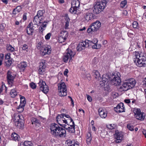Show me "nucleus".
<instances>
[{
	"label": "nucleus",
	"mask_w": 146,
	"mask_h": 146,
	"mask_svg": "<svg viewBox=\"0 0 146 146\" xmlns=\"http://www.w3.org/2000/svg\"><path fill=\"white\" fill-rule=\"evenodd\" d=\"M46 23H47V22L45 21H44L43 23L42 22L40 26L43 28L45 27H46Z\"/></svg>",
	"instance_id": "864d4df0"
},
{
	"label": "nucleus",
	"mask_w": 146,
	"mask_h": 146,
	"mask_svg": "<svg viewBox=\"0 0 146 146\" xmlns=\"http://www.w3.org/2000/svg\"><path fill=\"white\" fill-rule=\"evenodd\" d=\"M10 94L12 98H15L17 95V92L15 89H12L10 92Z\"/></svg>",
	"instance_id": "7c9ffc66"
},
{
	"label": "nucleus",
	"mask_w": 146,
	"mask_h": 146,
	"mask_svg": "<svg viewBox=\"0 0 146 146\" xmlns=\"http://www.w3.org/2000/svg\"><path fill=\"white\" fill-rule=\"evenodd\" d=\"M142 133L145 135V138H146V130L145 129H143L142 131Z\"/></svg>",
	"instance_id": "774afa93"
},
{
	"label": "nucleus",
	"mask_w": 146,
	"mask_h": 146,
	"mask_svg": "<svg viewBox=\"0 0 146 146\" xmlns=\"http://www.w3.org/2000/svg\"><path fill=\"white\" fill-rule=\"evenodd\" d=\"M24 144L25 146H32L33 145V143L31 141H25L24 142Z\"/></svg>",
	"instance_id": "a19ab883"
},
{
	"label": "nucleus",
	"mask_w": 146,
	"mask_h": 146,
	"mask_svg": "<svg viewBox=\"0 0 146 146\" xmlns=\"http://www.w3.org/2000/svg\"><path fill=\"white\" fill-rule=\"evenodd\" d=\"M40 89L45 94H46L48 91V87L44 81L40 80L38 83Z\"/></svg>",
	"instance_id": "9b49d317"
},
{
	"label": "nucleus",
	"mask_w": 146,
	"mask_h": 146,
	"mask_svg": "<svg viewBox=\"0 0 146 146\" xmlns=\"http://www.w3.org/2000/svg\"><path fill=\"white\" fill-rule=\"evenodd\" d=\"M27 66V62L24 61L21 62L19 65V68L23 70H24Z\"/></svg>",
	"instance_id": "bb28decb"
},
{
	"label": "nucleus",
	"mask_w": 146,
	"mask_h": 146,
	"mask_svg": "<svg viewBox=\"0 0 146 146\" xmlns=\"http://www.w3.org/2000/svg\"><path fill=\"white\" fill-rule=\"evenodd\" d=\"M30 87L33 89H35L36 88V85L33 82L30 83Z\"/></svg>",
	"instance_id": "37998d69"
},
{
	"label": "nucleus",
	"mask_w": 146,
	"mask_h": 146,
	"mask_svg": "<svg viewBox=\"0 0 146 146\" xmlns=\"http://www.w3.org/2000/svg\"><path fill=\"white\" fill-rule=\"evenodd\" d=\"M43 27H40L39 28V30H40V33H42L43 32V31L44 30V29Z\"/></svg>",
	"instance_id": "69168bd1"
},
{
	"label": "nucleus",
	"mask_w": 146,
	"mask_h": 146,
	"mask_svg": "<svg viewBox=\"0 0 146 146\" xmlns=\"http://www.w3.org/2000/svg\"><path fill=\"white\" fill-rule=\"evenodd\" d=\"M87 98L88 100L90 102H91L92 101V98L90 96L88 95V96H87Z\"/></svg>",
	"instance_id": "680f3d73"
},
{
	"label": "nucleus",
	"mask_w": 146,
	"mask_h": 146,
	"mask_svg": "<svg viewBox=\"0 0 146 146\" xmlns=\"http://www.w3.org/2000/svg\"><path fill=\"white\" fill-rule=\"evenodd\" d=\"M65 19L66 21H69L70 19L67 14H65Z\"/></svg>",
	"instance_id": "5fc2aeb1"
},
{
	"label": "nucleus",
	"mask_w": 146,
	"mask_h": 146,
	"mask_svg": "<svg viewBox=\"0 0 146 146\" xmlns=\"http://www.w3.org/2000/svg\"><path fill=\"white\" fill-rule=\"evenodd\" d=\"M127 128L131 131H133L134 129L133 126L130 124H128L127 125Z\"/></svg>",
	"instance_id": "c03bdc74"
},
{
	"label": "nucleus",
	"mask_w": 146,
	"mask_h": 146,
	"mask_svg": "<svg viewBox=\"0 0 146 146\" xmlns=\"http://www.w3.org/2000/svg\"><path fill=\"white\" fill-rule=\"evenodd\" d=\"M136 118L138 120L143 121L145 118V113L141 111L140 109L135 108L133 111Z\"/></svg>",
	"instance_id": "9d476101"
},
{
	"label": "nucleus",
	"mask_w": 146,
	"mask_h": 146,
	"mask_svg": "<svg viewBox=\"0 0 146 146\" xmlns=\"http://www.w3.org/2000/svg\"><path fill=\"white\" fill-rule=\"evenodd\" d=\"M75 54V52L72 51L71 50H69L66 53V54L65 55L63 58L64 61L65 62H67L69 59L70 61L72 58L74 57Z\"/></svg>",
	"instance_id": "f8f14e48"
},
{
	"label": "nucleus",
	"mask_w": 146,
	"mask_h": 146,
	"mask_svg": "<svg viewBox=\"0 0 146 146\" xmlns=\"http://www.w3.org/2000/svg\"><path fill=\"white\" fill-rule=\"evenodd\" d=\"M93 75L96 79H99L100 78V74L99 72L96 70H94L92 72Z\"/></svg>",
	"instance_id": "c85d7f7f"
},
{
	"label": "nucleus",
	"mask_w": 146,
	"mask_h": 146,
	"mask_svg": "<svg viewBox=\"0 0 146 146\" xmlns=\"http://www.w3.org/2000/svg\"><path fill=\"white\" fill-rule=\"evenodd\" d=\"M85 41H82L80 42L77 47V50L78 51H80L83 50H84L85 48H87Z\"/></svg>",
	"instance_id": "4be33fe9"
},
{
	"label": "nucleus",
	"mask_w": 146,
	"mask_h": 146,
	"mask_svg": "<svg viewBox=\"0 0 146 146\" xmlns=\"http://www.w3.org/2000/svg\"><path fill=\"white\" fill-rule=\"evenodd\" d=\"M127 3V1L126 0H124L121 2L120 4V6L122 8L124 7L126 5Z\"/></svg>",
	"instance_id": "79ce46f5"
},
{
	"label": "nucleus",
	"mask_w": 146,
	"mask_h": 146,
	"mask_svg": "<svg viewBox=\"0 0 146 146\" xmlns=\"http://www.w3.org/2000/svg\"><path fill=\"white\" fill-rule=\"evenodd\" d=\"M20 104H22L23 107H25L26 104V101H25V98L23 96L20 97Z\"/></svg>",
	"instance_id": "c9c22d12"
},
{
	"label": "nucleus",
	"mask_w": 146,
	"mask_h": 146,
	"mask_svg": "<svg viewBox=\"0 0 146 146\" xmlns=\"http://www.w3.org/2000/svg\"><path fill=\"white\" fill-rule=\"evenodd\" d=\"M40 52L42 55H45L47 54H50L51 52V47L50 46L45 45L40 49Z\"/></svg>",
	"instance_id": "2eb2a0df"
},
{
	"label": "nucleus",
	"mask_w": 146,
	"mask_h": 146,
	"mask_svg": "<svg viewBox=\"0 0 146 146\" xmlns=\"http://www.w3.org/2000/svg\"><path fill=\"white\" fill-rule=\"evenodd\" d=\"M5 27V24H1L0 25V29L3 30Z\"/></svg>",
	"instance_id": "603ef678"
},
{
	"label": "nucleus",
	"mask_w": 146,
	"mask_h": 146,
	"mask_svg": "<svg viewBox=\"0 0 146 146\" xmlns=\"http://www.w3.org/2000/svg\"><path fill=\"white\" fill-rule=\"evenodd\" d=\"M19 13L17 11L16 9L15 8L13 9L12 13H13V14L15 15V14H17V13Z\"/></svg>",
	"instance_id": "e2e57ef3"
},
{
	"label": "nucleus",
	"mask_w": 146,
	"mask_h": 146,
	"mask_svg": "<svg viewBox=\"0 0 146 146\" xmlns=\"http://www.w3.org/2000/svg\"><path fill=\"white\" fill-rule=\"evenodd\" d=\"M6 49L9 52H12L15 50V48L10 44H7L6 46Z\"/></svg>",
	"instance_id": "473e14b6"
},
{
	"label": "nucleus",
	"mask_w": 146,
	"mask_h": 146,
	"mask_svg": "<svg viewBox=\"0 0 146 146\" xmlns=\"http://www.w3.org/2000/svg\"><path fill=\"white\" fill-rule=\"evenodd\" d=\"M107 2L106 0H101L98 2L93 8L94 13L97 14L101 12L105 8Z\"/></svg>",
	"instance_id": "39448f33"
},
{
	"label": "nucleus",
	"mask_w": 146,
	"mask_h": 146,
	"mask_svg": "<svg viewBox=\"0 0 146 146\" xmlns=\"http://www.w3.org/2000/svg\"><path fill=\"white\" fill-rule=\"evenodd\" d=\"M68 120H66L65 118L63 117V116L62 114L59 115L56 117V120L60 126H63L62 123H65L67 125H68Z\"/></svg>",
	"instance_id": "4468645a"
},
{
	"label": "nucleus",
	"mask_w": 146,
	"mask_h": 146,
	"mask_svg": "<svg viewBox=\"0 0 146 146\" xmlns=\"http://www.w3.org/2000/svg\"><path fill=\"white\" fill-rule=\"evenodd\" d=\"M63 117L65 116L68 119H69V120H70V123L71 124V122H72V124L71 125H69L68 126H67L66 125H64V127L65 129H66L70 133H74L75 132V124L74 121L73 119L70 117L68 115H66L65 114H62Z\"/></svg>",
	"instance_id": "423d86ee"
},
{
	"label": "nucleus",
	"mask_w": 146,
	"mask_h": 146,
	"mask_svg": "<svg viewBox=\"0 0 146 146\" xmlns=\"http://www.w3.org/2000/svg\"><path fill=\"white\" fill-rule=\"evenodd\" d=\"M33 25L32 22L30 23L27 28L26 31L28 35H33L35 29L34 28V26L31 27V26Z\"/></svg>",
	"instance_id": "6ab92c4d"
},
{
	"label": "nucleus",
	"mask_w": 146,
	"mask_h": 146,
	"mask_svg": "<svg viewBox=\"0 0 146 146\" xmlns=\"http://www.w3.org/2000/svg\"><path fill=\"white\" fill-rule=\"evenodd\" d=\"M136 82L134 79L130 78L125 80L122 86L120 87V88L123 91H126L133 88L135 86Z\"/></svg>",
	"instance_id": "20e7f679"
},
{
	"label": "nucleus",
	"mask_w": 146,
	"mask_h": 146,
	"mask_svg": "<svg viewBox=\"0 0 146 146\" xmlns=\"http://www.w3.org/2000/svg\"><path fill=\"white\" fill-rule=\"evenodd\" d=\"M124 102L126 103L129 104L130 102V101L129 99H125L124 100Z\"/></svg>",
	"instance_id": "338daca9"
},
{
	"label": "nucleus",
	"mask_w": 146,
	"mask_h": 146,
	"mask_svg": "<svg viewBox=\"0 0 146 146\" xmlns=\"http://www.w3.org/2000/svg\"><path fill=\"white\" fill-rule=\"evenodd\" d=\"M19 135L15 133H13L11 135V137L15 141L18 140Z\"/></svg>",
	"instance_id": "f704fd0d"
},
{
	"label": "nucleus",
	"mask_w": 146,
	"mask_h": 146,
	"mask_svg": "<svg viewBox=\"0 0 146 146\" xmlns=\"http://www.w3.org/2000/svg\"><path fill=\"white\" fill-rule=\"evenodd\" d=\"M93 29H92V27L91 25L90 26L88 29L87 30V31L88 33H90L91 31H95L93 30Z\"/></svg>",
	"instance_id": "de8ad7c7"
},
{
	"label": "nucleus",
	"mask_w": 146,
	"mask_h": 146,
	"mask_svg": "<svg viewBox=\"0 0 146 146\" xmlns=\"http://www.w3.org/2000/svg\"><path fill=\"white\" fill-rule=\"evenodd\" d=\"M12 73L10 70H8L7 74V79L9 86L10 87L12 86V84L13 82V80L15 78V76L13 75L12 74Z\"/></svg>",
	"instance_id": "ddd939ff"
},
{
	"label": "nucleus",
	"mask_w": 146,
	"mask_h": 146,
	"mask_svg": "<svg viewBox=\"0 0 146 146\" xmlns=\"http://www.w3.org/2000/svg\"><path fill=\"white\" fill-rule=\"evenodd\" d=\"M15 9H16L18 12H19L20 11H21V6H17L16 8H15Z\"/></svg>",
	"instance_id": "13d9d810"
},
{
	"label": "nucleus",
	"mask_w": 146,
	"mask_h": 146,
	"mask_svg": "<svg viewBox=\"0 0 146 146\" xmlns=\"http://www.w3.org/2000/svg\"><path fill=\"white\" fill-rule=\"evenodd\" d=\"M45 13V11L44 10L38 11L36 15L39 17H42L43 16V14Z\"/></svg>",
	"instance_id": "72a5a7b5"
},
{
	"label": "nucleus",
	"mask_w": 146,
	"mask_h": 146,
	"mask_svg": "<svg viewBox=\"0 0 146 146\" xmlns=\"http://www.w3.org/2000/svg\"><path fill=\"white\" fill-rule=\"evenodd\" d=\"M4 88H5V86L4 84H3L0 87V93H1Z\"/></svg>",
	"instance_id": "8fccbe9b"
},
{
	"label": "nucleus",
	"mask_w": 146,
	"mask_h": 146,
	"mask_svg": "<svg viewBox=\"0 0 146 146\" xmlns=\"http://www.w3.org/2000/svg\"><path fill=\"white\" fill-rule=\"evenodd\" d=\"M86 142L88 145L90 143V142L92 140V137L91 135V132H89L87 134L86 136Z\"/></svg>",
	"instance_id": "cd10ccee"
},
{
	"label": "nucleus",
	"mask_w": 146,
	"mask_h": 146,
	"mask_svg": "<svg viewBox=\"0 0 146 146\" xmlns=\"http://www.w3.org/2000/svg\"><path fill=\"white\" fill-rule=\"evenodd\" d=\"M115 136L116 139L115 141L116 143H119L122 139L123 135L121 133L116 131L115 134Z\"/></svg>",
	"instance_id": "aec40b11"
},
{
	"label": "nucleus",
	"mask_w": 146,
	"mask_h": 146,
	"mask_svg": "<svg viewBox=\"0 0 146 146\" xmlns=\"http://www.w3.org/2000/svg\"><path fill=\"white\" fill-rule=\"evenodd\" d=\"M51 35V34L50 33H48L45 36V38L46 40H48L50 39Z\"/></svg>",
	"instance_id": "3c124183"
},
{
	"label": "nucleus",
	"mask_w": 146,
	"mask_h": 146,
	"mask_svg": "<svg viewBox=\"0 0 146 146\" xmlns=\"http://www.w3.org/2000/svg\"><path fill=\"white\" fill-rule=\"evenodd\" d=\"M11 59H9L8 60H5L6 66L7 67H9L12 63Z\"/></svg>",
	"instance_id": "4c0bfd02"
},
{
	"label": "nucleus",
	"mask_w": 146,
	"mask_h": 146,
	"mask_svg": "<svg viewBox=\"0 0 146 146\" xmlns=\"http://www.w3.org/2000/svg\"><path fill=\"white\" fill-rule=\"evenodd\" d=\"M31 121L33 124L36 127H38L40 125V122L39 120L34 117H33L31 119Z\"/></svg>",
	"instance_id": "b1692460"
},
{
	"label": "nucleus",
	"mask_w": 146,
	"mask_h": 146,
	"mask_svg": "<svg viewBox=\"0 0 146 146\" xmlns=\"http://www.w3.org/2000/svg\"><path fill=\"white\" fill-rule=\"evenodd\" d=\"M120 77V74L118 72L115 75H111L110 73L103 74L102 77V81L100 82V84L102 86L106 85L108 87L111 84L115 86L119 85L121 82Z\"/></svg>",
	"instance_id": "f257e3e1"
},
{
	"label": "nucleus",
	"mask_w": 146,
	"mask_h": 146,
	"mask_svg": "<svg viewBox=\"0 0 146 146\" xmlns=\"http://www.w3.org/2000/svg\"><path fill=\"white\" fill-rule=\"evenodd\" d=\"M24 110L23 108H17V111L19 112H21L23 111Z\"/></svg>",
	"instance_id": "052dcab7"
},
{
	"label": "nucleus",
	"mask_w": 146,
	"mask_h": 146,
	"mask_svg": "<svg viewBox=\"0 0 146 146\" xmlns=\"http://www.w3.org/2000/svg\"><path fill=\"white\" fill-rule=\"evenodd\" d=\"M65 129L60 127L58 124L55 123H52L50 126L51 133L56 137H65L66 131Z\"/></svg>",
	"instance_id": "f03ea898"
},
{
	"label": "nucleus",
	"mask_w": 146,
	"mask_h": 146,
	"mask_svg": "<svg viewBox=\"0 0 146 146\" xmlns=\"http://www.w3.org/2000/svg\"><path fill=\"white\" fill-rule=\"evenodd\" d=\"M66 39V38H65L63 37L60 36L58 38V40L59 42L62 43L64 42Z\"/></svg>",
	"instance_id": "ea45409f"
},
{
	"label": "nucleus",
	"mask_w": 146,
	"mask_h": 146,
	"mask_svg": "<svg viewBox=\"0 0 146 146\" xmlns=\"http://www.w3.org/2000/svg\"><path fill=\"white\" fill-rule=\"evenodd\" d=\"M10 54H7L5 55V60H8L9 59H11L10 58Z\"/></svg>",
	"instance_id": "6e6d98bb"
},
{
	"label": "nucleus",
	"mask_w": 146,
	"mask_h": 146,
	"mask_svg": "<svg viewBox=\"0 0 146 146\" xmlns=\"http://www.w3.org/2000/svg\"><path fill=\"white\" fill-rule=\"evenodd\" d=\"M133 27L134 28H137L138 27V23L135 21H134L133 23Z\"/></svg>",
	"instance_id": "49530a36"
},
{
	"label": "nucleus",
	"mask_w": 146,
	"mask_h": 146,
	"mask_svg": "<svg viewBox=\"0 0 146 146\" xmlns=\"http://www.w3.org/2000/svg\"><path fill=\"white\" fill-rule=\"evenodd\" d=\"M91 25L92 27V29L95 31H96L101 26V23L99 21H96L95 22L92 23Z\"/></svg>",
	"instance_id": "412c9836"
},
{
	"label": "nucleus",
	"mask_w": 146,
	"mask_h": 146,
	"mask_svg": "<svg viewBox=\"0 0 146 146\" xmlns=\"http://www.w3.org/2000/svg\"><path fill=\"white\" fill-rule=\"evenodd\" d=\"M95 41H94V42H93L92 41L89 40H86L85 41V43H86V46L87 48L90 47V46H92L93 44L96 43L98 42V40L96 39H95Z\"/></svg>",
	"instance_id": "a878e982"
},
{
	"label": "nucleus",
	"mask_w": 146,
	"mask_h": 146,
	"mask_svg": "<svg viewBox=\"0 0 146 146\" xmlns=\"http://www.w3.org/2000/svg\"><path fill=\"white\" fill-rule=\"evenodd\" d=\"M2 96H1V98H0V104H2L3 103V100H4L5 99V96H4L3 97H2Z\"/></svg>",
	"instance_id": "09e8293b"
},
{
	"label": "nucleus",
	"mask_w": 146,
	"mask_h": 146,
	"mask_svg": "<svg viewBox=\"0 0 146 146\" xmlns=\"http://www.w3.org/2000/svg\"><path fill=\"white\" fill-rule=\"evenodd\" d=\"M15 120H17L15 122V125L17 128L21 129L24 126V117L21 114H17L15 117Z\"/></svg>",
	"instance_id": "0eeeda50"
},
{
	"label": "nucleus",
	"mask_w": 146,
	"mask_h": 146,
	"mask_svg": "<svg viewBox=\"0 0 146 146\" xmlns=\"http://www.w3.org/2000/svg\"><path fill=\"white\" fill-rule=\"evenodd\" d=\"M80 5L78 0H73L71 3V7L70 9V12L71 13L75 14L77 12Z\"/></svg>",
	"instance_id": "1a4fd4ad"
},
{
	"label": "nucleus",
	"mask_w": 146,
	"mask_h": 146,
	"mask_svg": "<svg viewBox=\"0 0 146 146\" xmlns=\"http://www.w3.org/2000/svg\"><path fill=\"white\" fill-rule=\"evenodd\" d=\"M60 36L64 38H67L68 36V33L66 31H62L60 33Z\"/></svg>",
	"instance_id": "2f4dec72"
},
{
	"label": "nucleus",
	"mask_w": 146,
	"mask_h": 146,
	"mask_svg": "<svg viewBox=\"0 0 146 146\" xmlns=\"http://www.w3.org/2000/svg\"><path fill=\"white\" fill-rule=\"evenodd\" d=\"M84 18L86 21L88 22L90 20L94 19V15L92 13H86Z\"/></svg>",
	"instance_id": "393cba45"
},
{
	"label": "nucleus",
	"mask_w": 146,
	"mask_h": 146,
	"mask_svg": "<svg viewBox=\"0 0 146 146\" xmlns=\"http://www.w3.org/2000/svg\"><path fill=\"white\" fill-rule=\"evenodd\" d=\"M66 142L67 144V146H79L78 143L74 140H68Z\"/></svg>",
	"instance_id": "5701e85b"
},
{
	"label": "nucleus",
	"mask_w": 146,
	"mask_h": 146,
	"mask_svg": "<svg viewBox=\"0 0 146 146\" xmlns=\"http://www.w3.org/2000/svg\"><path fill=\"white\" fill-rule=\"evenodd\" d=\"M43 16L42 17H40V18L39 19V23H38V26H40V24H41V23H42V22H41V21L43 19Z\"/></svg>",
	"instance_id": "4d7b16f0"
},
{
	"label": "nucleus",
	"mask_w": 146,
	"mask_h": 146,
	"mask_svg": "<svg viewBox=\"0 0 146 146\" xmlns=\"http://www.w3.org/2000/svg\"><path fill=\"white\" fill-rule=\"evenodd\" d=\"M69 21H66L65 23V29H67L69 26Z\"/></svg>",
	"instance_id": "bf43d9fd"
},
{
	"label": "nucleus",
	"mask_w": 146,
	"mask_h": 146,
	"mask_svg": "<svg viewBox=\"0 0 146 146\" xmlns=\"http://www.w3.org/2000/svg\"><path fill=\"white\" fill-rule=\"evenodd\" d=\"M46 66V64L44 62H42L40 63V65L38 70V73L40 74H42L45 71Z\"/></svg>",
	"instance_id": "f3484780"
},
{
	"label": "nucleus",
	"mask_w": 146,
	"mask_h": 146,
	"mask_svg": "<svg viewBox=\"0 0 146 146\" xmlns=\"http://www.w3.org/2000/svg\"><path fill=\"white\" fill-rule=\"evenodd\" d=\"M59 95L61 97L66 96L67 94L66 86L64 82L58 84Z\"/></svg>",
	"instance_id": "6e6552de"
},
{
	"label": "nucleus",
	"mask_w": 146,
	"mask_h": 146,
	"mask_svg": "<svg viewBox=\"0 0 146 146\" xmlns=\"http://www.w3.org/2000/svg\"><path fill=\"white\" fill-rule=\"evenodd\" d=\"M68 70L67 69H65V70L64 71V75L65 76H67V73L68 72Z\"/></svg>",
	"instance_id": "0e129e2a"
},
{
	"label": "nucleus",
	"mask_w": 146,
	"mask_h": 146,
	"mask_svg": "<svg viewBox=\"0 0 146 146\" xmlns=\"http://www.w3.org/2000/svg\"><path fill=\"white\" fill-rule=\"evenodd\" d=\"M100 116L102 118H105L107 116V111L104 108H100L98 110Z\"/></svg>",
	"instance_id": "a211bd4d"
},
{
	"label": "nucleus",
	"mask_w": 146,
	"mask_h": 146,
	"mask_svg": "<svg viewBox=\"0 0 146 146\" xmlns=\"http://www.w3.org/2000/svg\"><path fill=\"white\" fill-rule=\"evenodd\" d=\"M107 127L109 129H114L115 126L114 124H110L106 125Z\"/></svg>",
	"instance_id": "58836bf2"
},
{
	"label": "nucleus",
	"mask_w": 146,
	"mask_h": 146,
	"mask_svg": "<svg viewBox=\"0 0 146 146\" xmlns=\"http://www.w3.org/2000/svg\"><path fill=\"white\" fill-rule=\"evenodd\" d=\"M133 61L136 65L139 67L146 66V58L138 52L135 51Z\"/></svg>",
	"instance_id": "7ed1b4c3"
},
{
	"label": "nucleus",
	"mask_w": 146,
	"mask_h": 146,
	"mask_svg": "<svg viewBox=\"0 0 146 146\" xmlns=\"http://www.w3.org/2000/svg\"><path fill=\"white\" fill-rule=\"evenodd\" d=\"M40 17L36 15L34 17L33 19V22L35 25H36L37 27L38 26V23H39Z\"/></svg>",
	"instance_id": "c756f323"
},
{
	"label": "nucleus",
	"mask_w": 146,
	"mask_h": 146,
	"mask_svg": "<svg viewBox=\"0 0 146 146\" xmlns=\"http://www.w3.org/2000/svg\"><path fill=\"white\" fill-rule=\"evenodd\" d=\"M45 45H44L43 43L41 42H39L36 45L37 48L40 50L41 49H42L43 47Z\"/></svg>",
	"instance_id": "e433bc0d"
},
{
	"label": "nucleus",
	"mask_w": 146,
	"mask_h": 146,
	"mask_svg": "<svg viewBox=\"0 0 146 146\" xmlns=\"http://www.w3.org/2000/svg\"><path fill=\"white\" fill-rule=\"evenodd\" d=\"M114 110L117 113L122 112L125 111V108L124 107L123 104L121 102L114 108Z\"/></svg>",
	"instance_id": "dca6fc26"
},
{
	"label": "nucleus",
	"mask_w": 146,
	"mask_h": 146,
	"mask_svg": "<svg viewBox=\"0 0 146 146\" xmlns=\"http://www.w3.org/2000/svg\"><path fill=\"white\" fill-rule=\"evenodd\" d=\"M28 46L27 44H25L23 45L22 48L23 50L27 51V50L28 49Z\"/></svg>",
	"instance_id": "a18cd8bd"
}]
</instances>
